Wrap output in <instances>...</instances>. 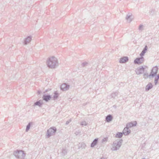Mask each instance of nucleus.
I'll return each instance as SVG.
<instances>
[{
	"label": "nucleus",
	"mask_w": 159,
	"mask_h": 159,
	"mask_svg": "<svg viewBox=\"0 0 159 159\" xmlns=\"http://www.w3.org/2000/svg\"><path fill=\"white\" fill-rule=\"evenodd\" d=\"M47 64L49 68L54 69L58 66L57 59L54 57H49L47 61Z\"/></svg>",
	"instance_id": "obj_1"
},
{
	"label": "nucleus",
	"mask_w": 159,
	"mask_h": 159,
	"mask_svg": "<svg viewBox=\"0 0 159 159\" xmlns=\"http://www.w3.org/2000/svg\"><path fill=\"white\" fill-rule=\"evenodd\" d=\"M13 154L18 159H25L26 154L23 150H16L13 152Z\"/></svg>",
	"instance_id": "obj_2"
},
{
	"label": "nucleus",
	"mask_w": 159,
	"mask_h": 159,
	"mask_svg": "<svg viewBox=\"0 0 159 159\" xmlns=\"http://www.w3.org/2000/svg\"><path fill=\"white\" fill-rule=\"evenodd\" d=\"M122 139L115 141L113 143L111 150L112 151H116L119 149L122 145Z\"/></svg>",
	"instance_id": "obj_3"
},
{
	"label": "nucleus",
	"mask_w": 159,
	"mask_h": 159,
	"mask_svg": "<svg viewBox=\"0 0 159 159\" xmlns=\"http://www.w3.org/2000/svg\"><path fill=\"white\" fill-rule=\"evenodd\" d=\"M57 129L55 127H52L48 129L46 134V137L49 138L51 136H53L56 132Z\"/></svg>",
	"instance_id": "obj_4"
},
{
	"label": "nucleus",
	"mask_w": 159,
	"mask_h": 159,
	"mask_svg": "<svg viewBox=\"0 0 159 159\" xmlns=\"http://www.w3.org/2000/svg\"><path fill=\"white\" fill-rule=\"evenodd\" d=\"M158 68L157 66H154L152 69L149 75V77L152 76L154 77L156 75L157 73Z\"/></svg>",
	"instance_id": "obj_5"
},
{
	"label": "nucleus",
	"mask_w": 159,
	"mask_h": 159,
	"mask_svg": "<svg viewBox=\"0 0 159 159\" xmlns=\"http://www.w3.org/2000/svg\"><path fill=\"white\" fill-rule=\"evenodd\" d=\"M144 61V58L143 56H140V57L136 58L134 61V63L135 64L139 65L143 63Z\"/></svg>",
	"instance_id": "obj_6"
},
{
	"label": "nucleus",
	"mask_w": 159,
	"mask_h": 159,
	"mask_svg": "<svg viewBox=\"0 0 159 159\" xmlns=\"http://www.w3.org/2000/svg\"><path fill=\"white\" fill-rule=\"evenodd\" d=\"M145 68L143 66L137 68L135 70L136 74L137 75H140L144 72Z\"/></svg>",
	"instance_id": "obj_7"
},
{
	"label": "nucleus",
	"mask_w": 159,
	"mask_h": 159,
	"mask_svg": "<svg viewBox=\"0 0 159 159\" xmlns=\"http://www.w3.org/2000/svg\"><path fill=\"white\" fill-rule=\"evenodd\" d=\"M70 85L66 83L62 84L60 87L61 90L65 91L69 89Z\"/></svg>",
	"instance_id": "obj_8"
},
{
	"label": "nucleus",
	"mask_w": 159,
	"mask_h": 159,
	"mask_svg": "<svg viewBox=\"0 0 159 159\" xmlns=\"http://www.w3.org/2000/svg\"><path fill=\"white\" fill-rule=\"evenodd\" d=\"M42 98L46 102H48L52 98V97L50 95L43 94Z\"/></svg>",
	"instance_id": "obj_9"
},
{
	"label": "nucleus",
	"mask_w": 159,
	"mask_h": 159,
	"mask_svg": "<svg viewBox=\"0 0 159 159\" xmlns=\"http://www.w3.org/2000/svg\"><path fill=\"white\" fill-rule=\"evenodd\" d=\"M137 124V122L136 121H133L127 123L126 125L127 127L131 128L134 126H135Z\"/></svg>",
	"instance_id": "obj_10"
},
{
	"label": "nucleus",
	"mask_w": 159,
	"mask_h": 159,
	"mask_svg": "<svg viewBox=\"0 0 159 159\" xmlns=\"http://www.w3.org/2000/svg\"><path fill=\"white\" fill-rule=\"evenodd\" d=\"M130 130L129 129V128L126 127L124 128L123 131V133L125 135H127L129 134L130 133Z\"/></svg>",
	"instance_id": "obj_11"
},
{
	"label": "nucleus",
	"mask_w": 159,
	"mask_h": 159,
	"mask_svg": "<svg viewBox=\"0 0 159 159\" xmlns=\"http://www.w3.org/2000/svg\"><path fill=\"white\" fill-rule=\"evenodd\" d=\"M119 93L118 92H116L112 93L111 95L108 96V98L110 99L111 98H115L118 95Z\"/></svg>",
	"instance_id": "obj_12"
},
{
	"label": "nucleus",
	"mask_w": 159,
	"mask_h": 159,
	"mask_svg": "<svg viewBox=\"0 0 159 159\" xmlns=\"http://www.w3.org/2000/svg\"><path fill=\"white\" fill-rule=\"evenodd\" d=\"M43 104V102L42 100H40L39 101H37L35 102L33 105V106H38L39 107H41Z\"/></svg>",
	"instance_id": "obj_13"
},
{
	"label": "nucleus",
	"mask_w": 159,
	"mask_h": 159,
	"mask_svg": "<svg viewBox=\"0 0 159 159\" xmlns=\"http://www.w3.org/2000/svg\"><path fill=\"white\" fill-rule=\"evenodd\" d=\"M129 59L127 57H124L121 58L119 61L120 63H124L128 61Z\"/></svg>",
	"instance_id": "obj_14"
},
{
	"label": "nucleus",
	"mask_w": 159,
	"mask_h": 159,
	"mask_svg": "<svg viewBox=\"0 0 159 159\" xmlns=\"http://www.w3.org/2000/svg\"><path fill=\"white\" fill-rule=\"evenodd\" d=\"M113 119L112 116L110 115H108L106 116L105 118V121L107 122H109L112 120Z\"/></svg>",
	"instance_id": "obj_15"
},
{
	"label": "nucleus",
	"mask_w": 159,
	"mask_h": 159,
	"mask_svg": "<svg viewBox=\"0 0 159 159\" xmlns=\"http://www.w3.org/2000/svg\"><path fill=\"white\" fill-rule=\"evenodd\" d=\"M78 148L81 149H84L86 147V144L83 142L79 143L78 145Z\"/></svg>",
	"instance_id": "obj_16"
},
{
	"label": "nucleus",
	"mask_w": 159,
	"mask_h": 159,
	"mask_svg": "<svg viewBox=\"0 0 159 159\" xmlns=\"http://www.w3.org/2000/svg\"><path fill=\"white\" fill-rule=\"evenodd\" d=\"M148 46L146 45H145L143 50L140 54V56H144L145 54L148 50Z\"/></svg>",
	"instance_id": "obj_17"
},
{
	"label": "nucleus",
	"mask_w": 159,
	"mask_h": 159,
	"mask_svg": "<svg viewBox=\"0 0 159 159\" xmlns=\"http://www.w3.org/2000/svg\"><path fill=\"white\" fill-rule=\"evenodd\" d=\"M31 37L30 36H28L24 40V43L25 44H27L30 42L31 40Z\"/></svg>",
	"instance_id": "obj_18"
},
{
	"label": "nucleus",
	"mask_w": 159,
	"mask_h": 159,
	"mask_svg": "<svg viewBox=\"0 0 159 159\" xmlns=\"http://www.w3.org/2000/svg\"><path fill=\"white\" fill-rule=\"evenodd\" d=\"M98 140V138L95 139L91 143V147L92 148L94 147L97 144Z\"/></svg>",
	"instance_id": "obj_19"
},
{
	"label": "nucleus",
	"mask_w": 159,
	"mask_h": 159,
	"mask_svg": "<svg viewBox=\"0 0 159 159\" xmlns=\"http://www.w3.org/2000/svg\"><path fill=\"white\" fill-rule=\"evenodd\" d=\"M152 85L151 83H149L146 86L145 88L146 91H148L152 88Z\"/></svg>",
	"instance_id": "obj_20"
},
{
	"label": "nucleus",
	"mask_w": 159,
	"mask_h": 159,
	"mask_svg": "<svg viewBox=\"0 0 159 159\" xmlns=\"http://www.w3.org/2000/svg\"><path fill=\"white\" fill-rule=\"evenodd\" d=\"M54 95L52 98V100H55L57 99V98L58 97L59 94L57 91H55L54 93Z\"/></svg>",
	"instance_id": "obj_21"
},
{
	"label": "nucleus",
	"mask_w": 159,
	"mask_h": 159,
	"mask_svg": "<svg viewBox=\"0 0 159 159\" xmlns=\"http://www.w3.org/2000/svg\"><path fill=\"white\" fill-rule=\"evenodd\" d=\"M32 123L31 122H29L27 125L26 126V129H25V131L27 132L30 129L31 125Z\"/></svg>",
	"instance_id": "obj_22"
},
{
	"label": "nucleus",
	"mask_w": 159,
	"mask_h": 159,
	"mask_svg": "<svg viewBox=\"0 0 159 159\" xmlns=\"http://www.w3.org/2000/svg\"><path fill=\"white\" fill-rule=\"evenodd\" d=\"M123 134V133H122L121 132H118L116 134L115 136L116 138H120L122 136Z\"/></svg>",
	"instance_id": "obj_23"
},
{
	"label": "nucleus",
	"mask_w": 159,
	"mask_h": 159,
	"mask_svg": "<svg viewBox=\"0 0 159 159\" xmlns=\"http://www.w3.org/2000/svg\"><path fill=\"white\" fill-rule=\"evenodd\" d=\"M61 153V154L62 156H65L67 153V150L66 149H63Z\"/></svg>",
	"instance_id": "obj_24"
},
{
	"label": "nucleus",
	"mask_w": 159,
	"mask_h": 159,
	"mask_svg": "<svg viewBox=\"0 0 159 159\" xmlns=\"http://www.w3.org/2000/svg\"><path fill=\"white\" fill-rule=\"evenodd\" d=\"M159 79V74L157 75L155 78L154 82L155 85H157V83L158 80Z\"/></svg>",
	"instance_id": "obj_25"
},
{
	"label": "nucleus",
	"mask_w": 159,
	"mask_h": 159,
	"mask_svg": "<svg viewBox=\"0 0 159 159\" xmlns=\"http://www.w3.org/2000/svg\"><path fill=\"white\" fill-rule=\"evenodd\" d=\"M131 14L129 13V14L127 15L126 17V19L127 20H128L129 19V22H130L132 20L131 19H130V17L131 16Z\"/></svg>",
	"instance_id": "obj_26"
},
{
	"label": "nucleus",
	"mask_w": 159,
	"mask_h": 159,
	"mask_svg": "<svg viewBox=\"0 0 159 159\" xmlns=\"http://www.w3.org/2000/svg\"><path fill=\"white\" fill-rule=\"evenodd\" d=\"M88 64V63H87L86 62H83L82 63V65L83 67H84L87 66V65Z\"/></svg>",
	"instance_id": "obj_27"
},
{
	"label": "nucleus",
	"mask_w": 159,
	"mask_h": 159,
	"mask_svg": "<svg viewBox=\"0 0 159 159\" xmlns=\"http://www.w3.org/2000/svg\"><path fill=\"white\" fill-rule=\"evenodd\" d=\"M107 140V138H104L102 140V142L103 143L104 142H106Z\"/></svg>",
	"instance_id": "obj_28"
},
{
	"label": "nucleus",
	"mask_w": 159,
	"mask_h": 159,
	"mask_svg": "<svg viewBox=\"0 0 159 159\" xmlns=\"http://www.w3.org/2000/svg\"><path fill=\"white\" fill-rule=\"evenodd\" d=\"M80 124L82 125H86L87 123L85 121H83L81 122Z\"/></svg>",
	"instance_id": "obj_29"
},
{
	"label": "nucleus",
	"mask_w": 159,
	"mask_h": 159,
	"mask_svg": "<svg viewBox=\"0 0 159 159\" xmlns=\"http://www.w3.org/2000/svg\"><path fill=\"white\" fill-rule=\"evenodd\" d=\"M143 25H140L139 27V30H143Z\"/></svg>",
	"instance_id": "obj_30"
},
{
	"label": "nucleus",
	"mask_w": 159,
	"mask_h": 159,
	"mask_svg": "<svg viewBox=\"0 0 159 159\" xmlns=\"http://www.w3.org/2000/svg\"><path fill=\"white\" fill-rule=\"evenodd\" d=\"M146 76L147 77H148L149 76V75H148L147 73H144L143 75V77L144 78H145V77Z\"/></svg>",
	"instance_id": "obj_31"
},
{
	"label": "nucleus",
	"mask_w": 159,
	"mask_h": 159,
	"mask_svg": "<svg viewBox=\"0 0 159 159\" xmlns=\"http://www.w3.org/2000/svg\"><path fill=\"white\" fill-rule=\"evenodd\" d=\"M70 121H71L70 120H69L67 121L66 122V125H68L70 122Z\"/></svg>",
	"instance_id": "obj_32"
},
{
	"label": "nucleus",
	"mask_w": 159,
	"mask_h": 159,
	"mask_svg": "<svg viewBox=\"0 0 159 159\" xmlns=\"http://www.w3.org/2000/svg\"><path fill=\"white\" fill-rule=\"evenodd\" d=\"M41 93V91L40 90H39L38 91L37 93L38 94H40Z\"/></svg>",
	"instance_id": "obj_33"
},
{
	"label": "nucleus",
	"mask_w": 159,
	"mask_h": 159,
	"mask_svg": "<svg viewBox=\"0 0 159 159\" xmlns=\"http://www.w3.org/2000/svg\"><path fill=\"white\" fill-rule=\"evenodd\" d=\"M101 159H105V158L103 157H102Z\"/></svg>",
	"instance_id": "obj_34"
},
{
	"label": "nucleus",
	"mask_w": 159,
	"mask_h": 159,
	"mask_svg": "<svg viewBox=\"0 0 159 159\" xmlns=\"http://www.w3.org/2000/svg\"><path fill=\"white\" fill-rule=\"evenodd\" d=\"M142 159H145V158H143Z\"/></svg>",
	"instance_id": "obj_35"
}]
</instances>
